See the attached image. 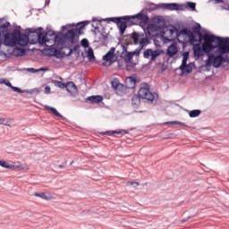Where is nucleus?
<instances>
[{
  "mask_svg": "<svg viewBox=\"0 0 229 229\" xmlns=\"http://www.w3.org/2000/svg\"><path fill=\"white\" fill-rule=\"evenodd\" d=\"M59 167L62 169V167H64V165H60Z\"/></svg>",
  "mask_w": 229,
  "mask_h": 229,
  "instance_id": "obj_42",
  "label": "nucleus"
},
{
  "mask_svg": "<svg viewBox=\"0 0 229 229\" xmlns=\"http://www.w3.org/2000/svg\"><path fill=\"white\" fill-rule=\"evenodd\" d=\"M74 37H76L74 30H68V32L66 33V40H69L71 44H72V42H74Z\"/></svg>",
  "mask_w": 229,
  "mask_h": 229,
  "instance_id": "obj_21",
  "label": "nucleus"
},
{
  "mask_svg": "<svg viewBox=\"0 0 229 229\" xmlns=\"http://www.w3.org/2000/svg\"><path fill=\"white\" fill-rule=\"evenodd\" d=\"M4 44L9 47H15V46L24 47V46H28L30 42V38H28V35L21 34V30L18 29L14 30L13 33L4 34Z\"/></svg>",
  "mask_w": 229,
  "mask_h": 229,
  "instance_id": "obj_2",
  "label": "nucleus"
},
{
  "mask_svg": "<svg viewBox=\"0 0 229 229\" xmlns=\"http://www.w3.org/2000/svg\"><path fill=\"white\" fill-rule=\"evenodd\" d=\"M88 101H90L91 103H101L103 101L102 96H91L88 98Z\"/></svg>",
  "mask_w": 229,
  "mask_h": 229,
  "instance_id": "obj_22",
  "label": "nucleus"
},
{
  "mask_svg": "<svg viewBox=\"0 0 229 229\" xmlns=\"http://www.w3.org/2000/svg\"><path fill=\"white\" fill-rule=\"evenodd\" d=\"M81 46L84 47V54L87 58H89V62H94V60H96V56L94 55V50L92 47H89V39L83 38L81 41Z\"/></svg>",
  "mask_w": 229,
  "mask_h": 229,
  "instance_id": "obj_8",
  "label": "nucleus"
},
{
  "mask_svg": "<svg viewBox=\"0 0 229 229\" xmlns=\"http://www.w3.org/2000/svg\"><path fill=\"white\" fill-rule=\"evenodd\" d=\"M34 196H36V198H41V199H45L46 201L55 199V196L50 192H35Z\"/></svg>",
  "mask_w": 229,
  "mask_h": 229,
  "instance_id": "obj_16",
  "label": "nucleus"
},
{
  "mask_svg": "<svg viewBox=\"0 0 229 229\" xmlns=\"http://www.w3.org/2000/svg\"><path fill=\"white\" fill-rule=\"evenodd\" d=\"M64 89H66L67 92H69V94H71L72 96H78V88L76 87V84H74V82H67Z\"/></svg>",
  "mask_w": 229,
  "mask_h": 229,
  "instance_id": "obj_15",
  "label": "nucleus"
},
{
  "mask_svg": "<svg viewBox=\"0 0 229 229\" xmlns=\"http://www.w3.org/2000/svg\"><path fill=\"white\" fill-rule=\"evenodd\" d=\"M138 96L141 99H147V101H155L157 98V94L149 91V86H148V84H145L140 89Z\"/></svg>",
  "mask_w": 229,
  "mask_h": 229,
  "instance_id": "obj_6",
  "label": "nucleus"
},
{
  "mask_svg": "<svg viewBox=\"0 0 229 229\" xmlns=\"http://www.w3.org/2000/svg\"><path fill=\"white\" fill-rule=\"evenodd\" d=\"M180 37H185L184 42H190L193 46V53L197 58L203 56L204 53H210L216 48V54H209L206 61V67H220L223 64V55L229 53V38H222L208 34L201 35L194 33L187 29L182 30Z\"/></svg>",
  "mask_w": 229,
  "mask_h": 229,
  "instance_id": "obj_1",
  "label": "nucleus"
},
{
  "mask_svg": "<svg viewBox=\"0 0 229 229\" xmlns=\"http://www.w3.org/2000/svg\"><path fill=\"white\" fill-rule=\"evenodd\" d=\"M133 56H135V53L129 52L123 57V60L126 64L127 71H131V69H133L135 65H137V61L133 60Z\"/></svg>",
  "mask_w": 229,
  "mask_h": 229,
  "instance_id": "obj_10",
  "label": "nucleus"
},
{
  "mask_svg": "<svg viewBox=\"0 0 229 229\" xmlns=\"http://www.w3.org/2000/svg\"><path fill=\"white\" fill-rule=\"evenodd\" d=\"M178 53V47L176 46V43H173L168 47L167 49V55L171 57L174 56Z\"/></svg>",
  "mask_w": 229,
  "mask_h": 229,
  "instance_id": "obj_18",
  "label": "nucleus"
},
{
  "mask_svg": "<svg viewBox=\"0 0 229 229\" xmlns=\"http://www.w3.org/2000/svg\"><path fill=\"white\" fill-rule=\"evenodd\" d=\"M165 124H179L180 126H185V123L178 121L166 122Z\"/></svg>",
  "mask_w": 229,
  "mask_h": 229,
  "instance_id": "obj_32",
  "label": "nucleus"
},
{
  "mask_svg": "<svg viewBox=\"0 0 229 229\" xmlns=\"http://www.w3.org/2000/svg\"><path fill=\"white\" fill-rule=\"evenodd\" d=\"M215 3H221V0H215Z\"/></svg>",
  "mask_w": 229,
  "mask_h": 229,
  "instance_id": "obj_41",
  "label": "nucleus"
},
{
  "mask_svg": "<svg viewBox=\"0 0 229 229\" xmlns=\"http://www.w3.org/2000/svg\"><path fill=\"white\" fill-rule=\"evenodd\" d=\"M162 8H165V10H175L180 11L183 10V5H180L178 4H162Z\"/></svg>",
  "mask_w": 229,
  "mask_h": 229,
  "instance_id": "obj_17",
  "label": "nucleus"
},
{
  "mask_svg": "<svg viewBox=\"0 0 229 229\" xmlns=\"http://www.w3.org/2000/svg\"><path fill=\"white\" fill-rule=\"evenodd\" d=\"M94 21H96V19H93Z\"/></svg>",
  "mask_w": 229,
  "mask_h": 229,
  "instance_id": "obj_44",
  "label": "nucleus"
},
{
  "mask_svg": "<svg viewBox=\"0 0 229 229\" xmlns=\"http://www.w3.org/2000/svg\"><path fill=\"white\" fill-rule=\"evenodd\" d=\"M3 38H4V34L0 33V46L3 44Z\"/></svg>",
  "mask_w": 229,
  "mask_h": 229,
  "instance_id": "obj_37",
  "label": "nucleus"
},
{
  "mask_svg": "<svg viewBox=\"0 0 229 229\" xmlns=\"http://www.w3.org/2000/svg\"><path fill=\"white\" fill-rule=\"evenodd\" d=\"M9 26H10V22L3 20L0 21V30H2V31H6Z\"/></svg>",
  "mask_w": 229,
  "mask_h": 229,
  "instance_id": "obj_25",
  "label": "nucleus"
},
{
  "mask_svg": "<svg viewBox=\"0 0 229 229\" xmlns=\"http://www.w3.org/2000/svg\"><path fill=\"white\" fill-rule=\"evenodd\" d=\"M0 165L1 167H4V169H12V165H10L8 162L6 161H0Z\"/></svg>",
  "mask_w": 229,
  "mask_h": 229,
  "instance_id": "obj_30",
  "label": "nucleus"
},
{
  "mask_svg": "<svg viewBox=\"0 0 229 229\" xmlns=\"http://www.w3.org/2000/svg\"><path fill=\"white\" fill-rule=\"evenodd\" d=\"M200 114H201V111L198 109L190 111L189 113L190 117H199V115Z\"/></svg>",
  "mask_w": 229,
  "mask_h": 229,
  "instance_id": "obj_29",
  "label": "nucleus"
},
{
  "mask_svg": "<svg viewBox=\"0 0 229 229\" xmlns=\"http://www.w3.org/2000/svg\"><path fill=\"white\" fill-rule=\"evenodd\" d=\"M0 85H5L13 90V89H18L17 87L12 86V82L8 79H0Z\"/></svg>",
  "mask_w": 229,
  "mask_h": 229,
  "instance_id": "obj_23",
  "label": "nucleus"
},
{
  "mask_svg": "<svg viewBox=\"0 0 229 229\" xmlns=\"http://www.w3.org/2000/svg\"><path fill=\"white\" fill-rule=\"evenodd\" d=\"M127 187H133L134 189H137L139 187L140 183L138 182H127L126 183Z\"/></svg>",
  "mask_w": 229,
  "mask_h": 229,
  "instance_id": "obj_31",
  "label": "nucleus"
},
{
  "mask_svg": "<svg viewBox=\"0 0 229 229\" xmlns=\"http://www.w3.org/2000/svg\"><path fill=\"white\" fill-rule=\"evenodd\" d=\"M45 94H51V87L49 86L45 87Z\"/></svg>",
  "mask_w": 229,
  "mask_h": 229,
  "instance_id": "obj_36",
  "label": "nucleus"
},
{
  "mask_svg": "<svg viewBox=\"0 0 229 229\" xmlns=\"http://www.w3.org/2000/svg\"><path fill=\"white\" fill-rule=\"evenodd\" d=\"M4 124V126H8V121L5 118L0 117V125Z\"/></svg>",
  "mask_w": 229,
  "mask_h": 229,
  "instance_id": "obj_35",
  "label": "nucleus"
},
{
  "mask_svg": "<svg viewBox=\"0 0 229 229\" xmlns=\"http://www.w3.org/2000/svg\"><path fill=\"white\" fill-rule=\"evenodd\" d=\"M182 34V30L178 34V30L174 27H166L163 29V31L161 32V40L163 42H171V40H174V38H184L185 40V36H180Z\"/></svg>",
  "mask_w": 229,
  "mask_h": 229,
  "instance_id": "obj_4",
  "label": "nucleus"
},
{
  "mask_svg": "<svg viewBox=\"0 0 229 229\" xmlns=\"http://www.w3.org/2000/svg\"><path fill=\"white\" fill-rule=\"evenodd\" d=\"M13 92L18 94H40V88H34L32 89H21L20 88H13Z\"/></svg>",
  "mask_w": 229,
  "mask_h": 229,
  "instance_id": "obj_14",
  "label": "nucleus"
},
{
  "mask_svg": "<svg viewBox=\"0 0 229 229\" xmlns=\"http://www.w3.org/2000/svg\"><path fill=\"white\" fill-rule=\"evenodd\" d=\"M132 105L135 108H137V106H139V105H140V97L138 96H134L132 98Z\"/></svg>",
  "mask_w": 229,
  "mask_h": 229,
  "instance_id": "obj_27",
  "label": "nucleus"
},
{
  "mask_svg": "<svg viewBox=\"0 0 229 229\" xmlns=\"http://www.w3.org/2000/svg\"><path fill=\"white\" fill-rule=\"evenodd\" d=\"M144 36L143 35H140L139 33H132L130 37V42L131 44H134V46H137L138 44L140 45L141 47H144Z\"/></svg>",
  "mask_w": 229,
  "mask_h": 229,
  "instance_id": "obj_11",
  "label": "nucleus"
},
{
  "mask_svg": "<svg viewBox=\"0 0 229 229\" xmlns=\"http://www.w3.org/2000/svg\"><path fill=\"white\" fill-rule=\"evenodd\" d=\"M0 55H1V56H6V54H5L4 52L1 51V52H0Z\"/></svg>",
  "mask_w": 229,
  "mask_h": 229,
  "instance_id": "obj_40",
  "label": "nucleus"
},
{
  "mask_svg": "<svg viewBox=\"0 0 229 229\" xmlns=\"http://www.w3.org/2000/svg\"><path fill=\"white\" fill-rule=\"evenodd\" d=\"M45 108H47V110H50V112H52V114H54V115H56V117H63L62 114H60V113H58L56 108L51 107L49 106H45Z\"/></svg>",
  "mask_w": 229,
  "mask_h": 229,
  "instance_id": "obj_26",
  "label": "nucleus"
},
{
  "mask_svg": "<svg viewBox=\"0 0 229 229\" xmlns=\"http://www.w3.org/2000/svg\"><path fill=\"white\" fill-rule=\"evenodd\" d=\"M126 83H130L131 85H135V79H133V77H127L126 78Z\"/></svg>",
  "mask_w": 229,
  "mask_h": 229,
  "instance_id": "obj_33",
  "label": "nucleus"
},
{
  "mask_svg": "<svg viewBox=\"0 0 229 229\" xmlns=\"http://www.w3.org/2000/svg\"><path fill=\"white\" fill-rule=\"evenodd\" d=\"M11 169L12 171H24L25 173H28V171H30V165L18 161L11 165Z\"/></svg>",
  "mask_w": 229,
  "mask_h": 229,
  "instance_id": "obj_12",
  "label": "nucleus"
},
{
  "mask_svg": "<svg viewBox=\"0 0 229 229\" xmlns=\"http://www.w3.org/2000/svg\"><path fill=\"white\" fill-rule=\"evenodd\" d=\"M182 223H185V220H182Z\"/></svg>",
  "mask_w": 229,
  "mask_h": 229,
  "instance_id": "obj_43",
  "label": "nucleus"
},
{
  "mask_svg": "<svg viewBox=\"0 0 229 229\" xmlns=\"http://www.w3.org/2000/svg\"><path fill=\"white\" fill-rule=\"evenodd\" d=\"M26 51L21 47H15L13 51V56H24Z\"/></svg>",
  "mask_w": 229,
  "mask_h": 229,
  "instance_id": "obj_20",
  "label": "nucleus"
},
{
  "mask_svg": "<svg viewBox=\"0 0 229 229\" xmlns=\"http://www.w3.org/2000/svg\"><path fill=\"white\" fill-rule=\"evenodd\" d=\"M38 72H40V71H49V69L47 68H39L38 69Z\"/></svg>",
  "mask_w": 229,
  "mask_h": 229,
  "instance_id": "obj_39",
  "label": "nucleus"
},
{
  "mask_svg": "<svg viewBox=\"0 0 229 229\" xmlns=\"http://www.w3.org/2000/svg\"><path fill=\"white\" fill-rule=\"evenodd\" d=\"M160 55H164V50L162 49H147L143 53L144 58H147L148 60H150V62H155Z\"/></svg>",
  "mask_w": 229,
  "mask_h": 229,
  "instance_id": "obj_9",
  "label": "nucleus"
},
{
  "mask_svg": "<svg viewBox=\"0 0 229 229\" xmlns=\"http://www.w3.org/2000/svg\"><path fill=\"white\" fill-rule=\"evenodd\" d=\"M29 72H38V70H35L33 68L29 69Z\"/></svg>",
  "mask_w": 229,
  "mask_h": 229,
  "instance_id": "obj_38",
  "label": "nucleus"
},
{
  "mask_svg": "<svg viewBox=\"0 0 229 229\" xmlns=\"http://www.w3.org/2000/svg\"><path fill=\"white\" fill-rule=\"evenodd\" d=\"M53 85H55V87H58L59 89H65V83H63L62 81H58L56 80H53L52 81Z\"/></svg>",
  "mask_w": 229,
  "mask_h": 229,
  "instance_id": "obj_28",
  "label": "nucleus"
},
{
  "mask_svg": "<svg viewBox=\"0 0 229 229\" xmlns=\"http://www.w3.org/2000/svg\"><path fill=\"white\" fill-rule=\"evenodd\" d=\"M115 48H112L109 52L106 53L103 56V60L106 62H109L110 64H114L117 60V56L115 55Z\"/></svg>",
  "mask_w": 229,
  "mask_h": 229,
  "instance_id": "obj_13",
  "label": "nucleus"
},
{
  "mask_svg": "<svg viewBox=\"0 0 229 229\" xmlns=\"http://www.w3.org/2000/svg\"><path fill=\"white\" fill-rule=\"evenodd\" d=\"M28 38L30 44H37L38 42V44L47 47H53L56 44V36L52 30L47 31L46 35L37 32L30 33Z\"/></svg>",
  "mask_w": 229,
  "mask_h": 229,
  "instance_id": "obj_3",
  "label": "nucleus"
},
{
  "mask_svg": "<svg viewBox=\"0 0 229 229\" xmlns=\"http://www.w3.org/2000/svg\"><path fill=\"white\" fill-rule=\"evenodd\" d=\"M187 60H189V53L185 52L182 54V62L179 69L182 72H186V74H191V72H192L194 64L190 63L187 64Z\"/></svg>",
  "mask_w": 229,
  "mask_h": 229,
  "instance_id": "obj_7",
  "label": "nucleus"
},
{
  "mask_svg": "<svg viewBox=\"0 0 229 229\" xmlns=\"http://www.w3.org/2000/svg\"><path fill=\"white\" fill-rule=\"evenodd\" d=\"M111 85L114 90H123V89H124V85L121 84L117 79H114L111 81Z\"/></svg>",
  "mask_w": 229,
  "mask_h": 229,
  "instance_id": "obj_19",
  "label": "nucleus"
},
{
  "mask_svg": "<svg viewBox=\"0 0 229 229\" xmlns=\"http://www.w3.org/2000/svg\"><path fill=\"white\" fill-rule=\"evenodd\" d=\"M107 135H114V133H116V135H126L128 133V131L125 130H120V131H110L106 132Z\"/></svg>",
  "mask_w": 229,
  "mask_h": 229,
  "instance_id": "obj_24",
  "label": "nucleus"
},
{
  "mask_svg": "<svg viewBox=\"0 0 229 229\" xmlns=\"http://www.w3.org/2000/svg\"><path fill=\"white\" fill-rule=\"evenodd\" d=\"M131 19H142V14H138L135 16H123L121 18H111V21L113 22H117L121 35H123L124 31H126L127 26L125 21H130Z\"/></svg>",
  "mask_w": 229,
  "mask_h": 229,
  "instance_id": "obj_5",
  "label": "nucleus"
},
{
  "mask_svg": "<svg viewBox=\"0 0 229 229\" xmlns=\"http://www.w3.org/2000/svg\"><path fill=\"white\" fill-rule=\"evenodd\" d=\"M187 5L189 6V8H191V10H192V12H194L196 10V4L188 2Z\"/></svg>",
  "mask_w": 229,
  "mask_h": 229,
  "instance_id": "obj_34",
  "label": "nucleus"
}]
</instances>
